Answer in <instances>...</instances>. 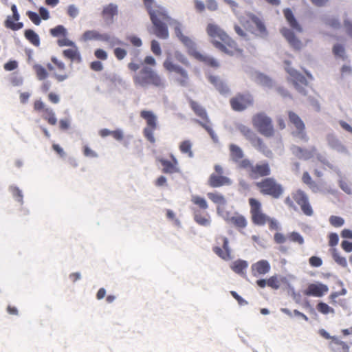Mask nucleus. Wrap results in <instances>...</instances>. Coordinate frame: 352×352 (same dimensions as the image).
Listing matches in <instances>:
<instances>
[{
	"label": "nucleus",
	"mask_w": 352,
	"mask_h": 352,
	"mask_svg": "<svg viewBox=\"0 0 352 352\" xmlns=\"http://www.w3.org/2000/svg\"><path fill=\"white\" fill-rule=\"evenodd\" d=\"M293 199L300 206L302 212L307 216H312L313 209L309 202L307 195L301 190H298L293 194Z\"/></svg>",
	"instance_id": "16"
},
{
	"label": "nucleus",
	"mask_w": 352,
	"mask_h": 352,
	"mask_svg": "<svg viewBox=\"0 0 352 352\" xmlns=\"http://www.w3.org/2000/svg\"><path fill=\"white\" fill-rule=\"evenodd\" d=\"M262 192L272 195L277 198L283 193L281 186L278 184L273 179H265L262 182L257 184Z\"/></svg>",
	"instance_id": "12"
},
{
	"label": "nucleus",
	"mask_w": 352,
	"mask_h": 352,
	"mask_svg": "<svg viewBox=\"0 0 352 352\" xmlns=\"http://www.w3.org/2000/svg\"><path fill=\"white\" fill-rule=\"evenodd\" d=\"M330 346L336 352H349V346L338 338H333Z\"/></svg>",
	"instance_id": "25"
},
{
	"label": "nucleus",
	"mask_w": 352,
	"mask_h": 352,
	"mask_svg": "<svg viewBox=\"0 0 352 352\" xmlns=\"http://www.w3.org/2000/svg\"><path fill=\"white\" fill-rule=\"evenodd\" d=\"M341 76L342 78H347L352 75V69L349 65H344L341 67Z\"/></svg>",
	"instance_id": "59"
},
{
	"label": "nucleus",
	"mask_w": 352,
	"mask_h": 352,
	"mask_svg": "<svg viewBox=\"0 0 352 352\" xmlns=\"http://www.w3.org/2000/svg\"><path fill=\"white\" fill-rule=\"evenodd\" d=\"M71 47H72L71 49H67V50H64L63 54L66 57H67L72 60H74L76 58L79 56V53H78V48L76 46V45H74V46H71Z\"/></svg>",
	"instance_id": "45"
},
{
	"label": "nucleus",
	"mask_w": 352,
	"mask_h": 352,
	"mask_svg": "<svg viewBox=\"0 0 352 352\" xmlns=\"http://www.w3.org/2000/svg\"><path fill=\"white\" fill-rule=\"evenodd\" d=\"M114 54L118 60H122L126 56L127 52L124 49L117 47L114 50Z\"/></svg>",
	"instance_id": "64"
},
{
	"label": "nucleus",
	"mask_w": 352,
	"mask_h": 352,
	"mask_svg": "<svg viewBox=\"0 0 352 352\" xmlns=\"http://www.w3.org/2000/svg\"><path fill=\"white\" fill-rule=\"evenodd\" d=\"M207 196L212 201L218 205L217 207L221 208L226 204L225 197L219 192H208Z\"/></svg>",
	"instance_id": "30"
},
{
	"label": "nucleus",
	"mask_w": 352,
	"mask_h": 352,
	"mask_svg": "<svg viewBox=\"0 0 352 352\" xmlns=\"http://www.w3.org/2000/svg\"><path fill=\"white\" fill-rule=\"evenodd\" d=\"M267 285L273 289H277L280 287L279 281L276 276H274L267 280Z\"/></svg>",
	"instance_id": "61"
},
{
	"label": "nucleus",
	"mask_w": 352,
	"mask_h": 352,
	"mask_svg": "<svg viewBox=\"0 0 352 352\" xmlns=\"http://www.w3.org/2000/svg\"><path fill=\"white\" fill-rule=\"evenodd\" d=\"M209 184L214 188L220 187L225 185H230L231 180L222 175H216L212 173L208 180Z\"/></svg>",
	"instance_id": "21"
},
{
	"label": "nucleus",
	"mask_w": 352,
	"mask_h": 352,
	"mask_svg": "<svg viewBox=\"0 0 352 352\" xmlns=\"http://www.w3.org/2000/svg\"><path fill=\"white\" fill-rule=\"evenodd\" d=\"M194 220L201 226L208 227L210 225V218L203 217L199 212H195Z\"/></svg>",
	"instance_id": "40"
},
{
	"label": "nucleus",
	"mask_w": 352,
	"mask_h": 352,
	"mask_svg": "<svg viewBox=\"0 0 352 352\" xmlns=\"http://www.w3.org/2000/svg\"><path fill=\"white\" fill-rule=\"evenodd\" d=\"M140 116L146 122V126L143 131L144 135L148 141L154 143L155 138L153 132L157 127V117L153 111L146 110L142 111Z\"/></svg>",
	"instance_id": "10"
},
{
	"label": "nucleus",
	"mask_w": 352,
	"mask_h": 352,
	"mask_svg": "<svg viewBox=\"0 0 352 352\" xmlns=\"http://www.w3.org/2000/svg\"><path fill=\"white\" fill-rule=\"evenodd\" d=\"M333 258L334 261L340 265L345 267L347 266V262L344 257H342L336 249H333Z\"/></svg>",
	"instance_id": "47"
},
{
	"label": "nucleus",
	"mask_w": 352,
	"mask_h": 352,
	"mask_svg": "<svg viewBox=\"0 0 352 352\" xmlns=\"http://www.w3.org/2000/svg\"><path fill=\"white\" fill-rule=\"evenodd\" d=\"M150 19L155 28V34L158 38L161 39H167L169 37L167 25L164 23V21H166L168 24L174 29L176 36L180 40V38L177 34L175 28L177 25L175 23L178 24V28L182 34H183V26L178 21L171 19L168 15L166 10H160L159 12H151Z\"/></svg>",
	"instance_id": "4"
},
{
	"label": "nucleus",
	"mask_w": 352,
	"mask_h": 352,
	"mask_svg": "<svg viewBox=\"0 0 352 352\" xmlns=\"http://www.w3.org/2000/svg\"><path fill=\"white\" fill-rule=\"evenodd\" d=\"M208 80L212 84L217 90L221 94H226L229 92V88L226 83H225L218 76H210Z\"/></svg>",
	"instance_id": "22"
},
{
	"label": "nucleus",
	"mask_w": 352,
	"mask_h": 352,
	"mask_svg": "<svg viewBox=\"0 0 352 352\" xmlns=\"http://www.w3.org/2000/svg\"><path fill=\"white\" fill-rule=\"evenodd\" d=\"M206 32L215 47L229 55L239 51L236 43L218 25L208 23Z\"/></svg>",
	"instance_id": "2"
},
{
	"label": "nucleus",
	"mask_w": 352,
	"mask_h": 352,
	"mask_svg": "<svg viewBox=\"0 0 352 352\" xmlns=\"http://www.w3.org/2000/svg\"><path fill=\"white\" fill-rule=\"evenodd\" d=\"M326 141L329 147L336 152L349 155V152L346 146L338 138V137L332 133H329L326 135Z\"/></svg>",
	"instance_id": "17"
},
{
	"label": "nucleus",
	"mask_w": 352,
	"mask_h": 352,
	"mask_svg": "<svg viewBox=\"0 0 352 352\" xmlns=\"http://www.w3.org/2000/svg\"><path fill=\"white\" fill-rule=\"evenodd\" d=\"M140 67V64L134 62H131L128 64V68L131 71L136 72L133 76V82L135 86L143 88H148L151 85L159 88L165 87V80L151 67L142 66L137 72Z\"/></svg>",
	"instance_id": "1"
},
{
	"label": "nucleus",
	"mask_w": 352,
	"mask_h": 352,
	"mask_svg": "<svg viewBox=\"0 0 352 352\" xmlns=\"http://www.w3.org/2000/svg\"><path fill=\"white\" fill-rule=\"evenodd\" d=\"M288 116L290 122L294 126L296 129V130L293 132V134L298 138L307 141V138L305 131V126L302 120L298 115L292 111H289Z\"/></svg>",
	"instance_id": "15"
},
{
	"label": "nucleus",
	"mask_w": 352,
	"mask_h": 352,
	"mask_svg": "<svg viewBox=\"0 0 352 352\" xmlns=\"http://www.w3.org/2000/svg\"><path fill=\"white\" fill-rule=\"evenodd\" d=\"M34 69L36 72L38 79L40 80H43L48 76V73L47 72L46 69L41 65H35L34 66Z\"/></svg>",
	"instance_id": "41"
},
{
	"label": "nucleus",
	"mask_w": 352,
	"mask_h": 352,
	"mask_svg": "<svg viewBox=\"0 0 352 352\" xmlns=\"http://www.w3.org/2000/svg\"><path fill=\"white\" fill-rule=\"evenodd\" d=\"M285 69L289 74L296 89L302 95H307V81L306 78L295 69L292 68L289 60H285Z\"/></svg>",
	"instance_id": "9"
},
{
	"label": "nucleus",
	"mask_w": 352,
	"mask_h": 352,
	"mask_svg": "<svg viewBox=\"0 0 352 352\" xmlns=\"http://www.w3.org/2000/svg\"><path fill=\"white\" fill-rule=\"evenodd\" d=\"M213 251L218 256L225 261H229L232 258V256L228 252H226L225 250H223L219 247L213 248Z\"/></svg>",
	"instance_id": "48"
},
{
	"label": "nucleus",
	"mask_w": 352,
	"mask_h": 352,
	"mask_svg": "<svg viewBox=\"0 0 352 352\" xmlns=\"http://www.w3.org/2000/svg\"><path fill=\"white\" fill-rule=\"evenodd\" d=\"M141 64L142 66L155 67L156 65V60L154 57L147 56L144 58V61Z\"/></svg>",
	"instance_id": "62"
},
{
	"label": "nucleus",
	"mask_w": 352,
	"mask_h": 352,
	"mask_svg": "<svg viewBox=\"0 0 352 352\" xmlns=\"http://www.w3.org/2000/svg\"><path fill=\"white\" fill-rule=\"evenodd\" d=\"M329 222L334 227H340L344 224V221L342 217L331 216L329 218Z\"/></svg>",
	"instance_id": "52"
},
{
	"label": "nucleus",
	"mask_w": 352,
	"mask_h": 352,
	"mask_svg": "<svg viewBox=\"0 0 352 352\" xmlns=\"http://www.w3.org/2000/svg\"><path fill=\"white\" fill-rule=\"evenodd\" d=\"M252 78L258 84H260L267 87L270 88L272 87L274 85V82L272 79H270L268 76L259 72H255L252 76Z\"/></svg>",
	"instance_id": "24"
},
{
	"label": "nucleus",
	"mask_w": 352,
	"mask_h": 352,
	"mask_svg": "<svg viewBox=\"0 0 352 352\" xmlns=\"http://www.w3.org/2000/svg\"><path fill=\"white\" fill-rule=\"evenodd\" d=\"M236 227L243 228L247 226V221L244 217L238 214L236 219H235V222L234 224Z\"/></svg>",
	"instance_id": "58"
},
{
	"label": "nucleus",
	"mask_w": 352,
	"mask_h": 352,
	"mask_svg": "<svg viewBox=\"0 0 352 352\" xmlns=\"http://www.w3.org/2000/svg\"><path fill=\"white\" fill-rule=\"evenodd\" d=\"M6 27L10 28L13 30H18L23 28V23L19 22L15 23L13 21V19L11 16H8L5 21Z\"/></svg>",
	"instance_id": "42"
},
{
	"label": "nucleus",
	"mask_w": 352,
	"mask_h": 352,
	"mask_svg": "<svg viewBox=\"0 0 352 352\" xmlns=\"http://www.w3.org/2000/svg\"><path fill=\"white\" fill-rule=\"evenodd\" d=\"M10 190L15 201L22 205L23 204V195L22 190L15 186H11L10 187Z\"/></svg>",
	"instance_id": "36"
},
{
	"label": "nucleus",
	"mask_w": 352,
	"mask_h": 352,
	"mask_svg": "<svg viewBox=\"0 0 352 352\" xmlns=\"http://www.w3.org/2000/svg\"><path fill=\"white\" fill-rule=\"evenodd\" d=\"M253 126L257 131L265 137H271L274 135V130L272 119L265 113H259L252 118Z\"/></svg>",
	"instance_id": "8"
},
{
	"label": "nucleus",
	"mask_w": 352,
	"mask_h": 352,
	"mask_svg": "<svg viewBox=\"0 0 352 352\" xmlns=\"http://www.w3.org/2000/svg\"><path fill=\"white\" fill-rule=\"evenodd\" d=\"M250 205L254 223L257 225H264L269 220V217L262 212L261 204L256 199L251 198Z\"/></svg>",
	"instance_id": "13"
},
{
	"label": "nucleus",
	"mask_w": 352,
	"mask_h": 352,
	"mask_svg": "<svg viewBox=\"0 0 352 352\" xmlns=\"http://www.w3.org/2000/svg\"><path fill=\"white\" fill-rule=\"evenodd\" d=\"M179 149L182 153L187 154L190 158L193 157V153L192 151V143L190 140H185L181 142Z\"/></svg>",
	"instance_id": "37"
},
{
	"label": "nucleus",
	"mask_w": 352,
	"mask_h": 352,
	"mask_svg": "<svg viewBox=\"0 0 352 352\" xmlns=\"http://www.w3.org/2000/svg\"><path fill=\"white\" fill-rule=\"evenodd\" d=\"M83 155L87 157L98 158V154L88 146H83Z\"/></svg>",
	"instance_id": "51"
},
{
	"label": "nucleus",
	"mask_w": 352,
	"mask_h": 352,
	"mask_svg": "<svg viewBox=\"0 0 352 352\" xmlns=\"http://www.w3.org/2000/svg\"><path fill=\"white\" fill-rule=\"evenodd\" d=\"M192 201L199 206L201 209H207L208 206L206 199L197 195L192 197Z\"/></svg>",
	"instance_id": "46"
},
{
	"label": "nucleus",
	"mask_w": 352,
	"mask_h": 352,
	"mask_svg": "<svg viewBox=\"0 0 352 352\" xmlns=\"http://www.w3.org/2000/svg\"><path fill=\"white\" fill-rule=\"evenodd\" d=\"M27 15L30 18V19L36 25H38L41 23V19L39 15L34 12L28 11L27 12Z\"/></svg>",
	"instance_id": "57"
},
{
	"label": "nucleus",
	"mask_w": 352,
	"mask_h": 352,
	"mask_svg": "<svg viewBox=\"0 0 352 352\" xmlns=\"http://www.w3.org/2000/svg\"><path fill=\"white\" fill-rule=\"evenodd\" d=\"M248 267V262L241 259H239L233 262L230 265L231 269L235 273L240 274L241 276L244 274V270H245Z\"/></svg>",
	"instance_id": "27"
},
{
	"label": "nucleus",
	"mask_w": 352,
	"mask_h": 352,
	"mask_svg": "<svg viewBox=\"0 0 352 352\" xmlns=\"http://www.w3.org/2000/svg\"><path fill=\"white\" fill-rule=\"evenodd\" d=\"M175 58L185 65H188L189 62L186 56L179 51H175L174 53Z\"/></svg>",
	"instance_id": "55"
},
{
	"label": "nucleus",
	"mask_w": 352,
	"mask_h": 352,
	"mask_svg": "<svg viewBox=\"0 0 352 352\" xmlns=\"http://www.w3.org/2000/svg\"><path fill=\"white\" fill-rule=\"evenodd\" d=\"M285 18L289 27L292 29L284 27L280 29V34L285 38L289 45L296 51H300L304 47V44L295 34L294 32L301 33L302 27L296 19L291 10L287 8L283 11Z\"/></svg>",
	"instance_id": "3"
},
{
	"label": "nucleus",
	"mask_w": 352,
	"mask_h": 352,
	"mask_svg": "<svg viewBox=\"0 0 352 352\" xmlns=\"http://www.w3.org/2000/svg\"><path fill=\"white\" fill-rule=\"evenodd\" d=\"M151 49L153 53L156 56H160L162 54V50L157 41L153 40L151 41Z\"/></svg>",
	"instance_id": "56"
},
{
	"label": "nucleus",
	"mask_w": 352,
	"mask_h": 352,
	"mask_svg": "<svg viewBox=\"0 0 352 352\" xmlns=\"http://www.w3.org/2000/svg\"><path fill=\"white\" fill-rule=\"evenodd\" d=\"M190 105L195 113L199 116L201 119H207V114L205 109L198 103L192 101Z\"/></svg>",
	"instance_id": "39"
},
{
	"label": "nucleus",
	"mask_w": 352,
	"mask_h": 352,
	"mask_svg": "<svg viewBox=\"0 0 352 352\" xmlns=\"http://www.w3.org/2000/svg\"><path fill=\"white\" fill-rule=\"evenodd\" d=\"M292 151L295 155L301 159L307 160L311 157L313 155L311 151L303 150L297 146H293L292 147Z\"/></svg>",
	"instance_id": "31"
},
{
	"label": "nucleus",
	"mask_w": 352,
	"mask_h": 352,
	"mask_svg": "<svg viewBox=\"0 0 352 352\" xmlns=\"http://www.w3.org/2000/svg\"><path fill=\"white\" fill-rule=\"evenodd\" d=\"M237 130L245 137L251 145L258 151L262 153L265 157L272 158L273 153L264 144L263 140L259 138L250 128L242 124H238Z\"/></svg>",
	"instance_id": "6"
},
{
	"label": "nucleus",
	"mask_w": 352,
	"mask_h": 352,
	"mask_svg": "<svg viewBox=\"0 0 352 352\" xmlns=\"http://www.w3.org/2000/svg\"><path fill=\"white\" fill-rule=\"evenodd\" d=\"M217 214L221 216L226 222L228 221L229 219L230 218V216H232L233 214L230 213L229 212H226L223 210L221 207H217Z\"/></svg>",
	"instance_id": "63"
},
{
	"label": "nucleus",
	"mask_w": 352,
	"mask_h": 352,
	"mask_svg": "<svg viewBox=\"0 0 352 352\" xmlns=\"http://www.w3.org/2000/svg\"><path fill=\"white\" fill-rule=\"evenodd\" d=\"M104 34H100L96 30H87L82 35V40L84 41L97 40L103 41Z\"/></svg>",
	"instance_id": "28"
},
{
	"label": "nucleus",
	"mask_w": 352,
	"mask_h": 352,
	"mask_svg": "<svg viewBox=\"0 0 352 352\" xmlns=\"http://www.w3.org/2000/svg\"><path fill=\"white\" fill-rule=\"evenodd\" d=\"M164 68L170 72H174L177 74L175 80L182 86L185 87L188 83V72L179 66L178 65L174 64L170 58L168 57L164 62Z\"/></svg>",
	"instance_id": "11"
},
{
	"label": "nucleus",
	"mask_w": 352,
	"mask_h": 352,
	"mask_svg": "<svg viewBox=\"0 0 352 352\" xmlns=\"http://www.w3.org/2000/svg\"><path fill=\"white\" fill-rule=\"evenodd\" d=\"M144 5L148 12L149 16L151 15V12H159L160 10H166L163 7L157 6L155 8H153V4L154 3V0H143Z\"/></svg>",
	"instance_id": "44"
},
{
	"label": "nucleus",
	"mask_w": 352,
	"mask_h": 352,
	"mask_svg": "<svg viewBox=\"0 0 352 352\" xmlns=\"http://www.w3.org/2000/svg\"><path fill=\"white\" fill-rule=\"evenodd\" d=\"M241 23L244 28L256 36L262 38H266L268 33L261 21L252 14H248L246 18L241 19Z\"/></svg>",
	"instance_id": "7"
},
{
	"label": "nucleus",
	"mask_w": 352,
	"mask_h": 352,
	"mask_svg": "<svg viewBox=\"0 0 352 352\" xmlns=\"http://www.w3.org/2000/svg\"><path fill=\"white\" fill-rule=\"evenodd\" d=\"M173 163L162 160L161 161L162 166H163V171L166 173H174L179 172V168L177 167V160L173 156H172Z\"/></svg>",
	"instance_id": "23"
},
{
	"label": "nucleus",
	"mask_w": 352,
	"mask_h": 352,
	"mask_svg": "<svg viewBox=\"0 0 352 352\" xmlns=\"http://www.w3.org/2000/svg\"><path fill=\"white\" fill-rule=\"evenodd\" d=\"M103 41L109 44L111 47L123 45V42L120 38L109 34H104Z\"/></svg>",
	"instance_id": "34"
},
{
	"label": "nucleus",
	"mask_w": 352,
	"mask_h": 352,
	"mask_svg": "<svg viewBox=\"0 0 352 352\" xmlns=\"http://www.w3.org/2000/svg\"><path fill=\"white\" fill-rule=\"evenodd\" d=\"M333 52L335 56L342 60L346 58V54L344 47L340 44H336L333 47Z\"/></svg>",
	"instance_id": "38"
},
{
	"label": "nucleus",
	"mask_w": 352,
	"mask_h": 352,
	"mask_svg": "<svg viewBox=\"0 0 352 352\" xmlns=\"http://www.w3.org/2000/svg\"><path fill=\"white\" fill-rule=\"evenodd\" d=\"M344 29L346 33L352 38V21L346 16L344 19Z\"/></svg>",
	"instance_id": "54"
},
{
	"label": "nucleus",
	"mask_w": 352,
	"mask_h": 352,
	"mask_svg": "<svg viewBox=\"0 0 352 352\" xmlns=\"http://www.w3.org/2000/svg\"><path fill=\"white\" fill-rule=\"evenodd\" d=\"M328 291L329 287L327 285L320 283H317L309 284L304 293L307 296L321 297L324 296Z\"/></svg>",
	"instance_id": "18"
},
{
	"label": "nucleus",
	"mask_w": 352,
	"mask_h": 352,
	"mask_svg": "<svg viewBox=\"0 0 352 352\" xmlns=\"http://www.w3.org/2000/svg\"><path fill=\"white\" fill-rule=\"evenodd\" d=\"M288 238L293 242L297 243L299 245H302L304 243L303 237L298 233L296 232H292L288 234Z\"/></svg>",
	"instance_id": "50"
},
{
	"label": "nucleus",
	"mask_w": 352,
	"mask_h": 352,
	"mask_svg": "<svg viewBox=\"0 0 352 352\" xmlns=\"http://www.w3.org/2000/svg\"><path fill=\"white\" fill-rule=\"evenodd\" d=\"M25 38L31 42L34 45L38 46L40 44V38L38 35L32 30H26L25 32Z\"/></svg>",
	"instance_id": "35"
},
{
	"label": "nucleus",
	"mask_w": 352,
	"mask_h": 352,
	"mask_svg": "<svg viewBox=\"0 0 352 352\" xmlns=\"http://www.w3.org/2000/svg\"><path fill=\"white\" fill-rule=\"evenodd\" d=\"M338 183L339 187L346 194H352V185L350 183L346 182L344 178L338 179Z\"/></svg>",
	"instance_id": "43"
},
{
	"label": "nucleus",
	"mask_w": 352,
	"mask_h": 352,
	"mask_svg": "<svg viewBox=\"0 0 352 352\" xmlns=\"http://www.w3.org/2000/svg\"><path fill=\"white\" fill-rule=\"evenodd\" d=\"M253 99L249 94H238L230 99V104L234 111H241L251 106Z\"/></svg>",
	"instance_id": "14"
},
{
	"label": "nucleus",
	"mask_w": 352,
	"mask_h": 352,
	"mask_svg": "<svg viewBox=\"0 0 352 352\" xmlns=\"http://www.w3.org/2000/svg\"><path fill=\"white\" fill-rule=\"evenodd\" d=\"M178 25L177 23H175ZM176 31L178 36L180 38V41L188 49V53L196 58L197 59L203 61L206 65L213 68H219L220 67L219 62L214 58L210 56L205 54H201L197 50L196 43L190 37L182 34L179 31L178 26L176 28Z\"/></svg>",
	"instance_id": "5"
},
{
	"label": "nucleus",
	"mask_w": 352,
	"mask_h": 352,
	"mask_svg": "<svg viewBox=\"0 0 352 352\" xmlns=\"http://www.w3.org/2000/svg\"><path fill=\"white\" fill-rule=\"evenodd\" d=\"M11 83L13 86H21L23 84V79L22 76L13 74L11 77Z\"/></svg>",
	"instance_id": "60"
},
{
	"label": "nucleus",
	"mask_w": 352,
	"mask_h": 352,
	"mask_svg": "<svg viewBox=\"0 0 352 352\" xmlns=\"http://www.w3.org/2000/svg\"><path fill=\"white\" fill-rule=\"evenodd\" d=\"M43 118L47 120L50 124L55 125L57 122L55 112L50 107L45 108V112L43 115Z\"/></svg>",
	"instance_id": "33"
},
{
	"label": "nucleus",
	"mask_w": 352,
	"mask_h": 352,
	"mask_svg": "<svg viewBox=\"0 0 352 352\" xmlns=\"http://www.w3.org/2000/svg\"><path fill=\"white\" fill-rule=\"evenodd\" d=\"M252 272L254 276H263L270 270V265L266 260H261L251 266Z\"/></svg>",
	"instance_id": "19"
},
{
	"label": "nucleus",
	"mask_w": 352,
	"mask_h": 352,
	"mask_svg": "<svg viewBox=\"0 0 352 352\" xmlns=\"http://www.w3.org/2000/svg\"><path fill=\"white\" fill-rule=\"evenodd\" d=\"M322 20L325 25L333 29H338L341 26L338 18L333 14H325L322 16Z\"/></svg>",
	"instance_id": "26"
},
{
	"label": "nucleus",
	"mask_w": 352,
	"mask_h": 352,
	"mask_svg": "<svg viewBox=\"0 0 352 352\" xmlns=\"http://www.w3.org/2000/svg\"><path fill=\"white\" fill-rule=\"evenodd\" d=\"M317 309L318 311H320V313H322L323 314L334 313V309L324 302L318 303V305H317Z\"/></svg>",
	"instance_id": "49"
},
{
	"label": "nucleus",
	"mask_w": 352,
	"mask_h": 352,
	"mask_svg": "<svg viewBox=\"0 0 352 352\" xmlns=\"http://www.w3.org/2000/svg\"><path fill=\"white\" fill-rule=\"evenodd\" d=\"M50 33L53 36H58L60 34L65 35L66 29L63 25H58L51 29Z\"/></svg>",
	"instance_id": "53"
},
{
	"label": "nucleus",
	"mask_w": 352,
	"mask_h": 352,
	"mask_svg": "<svg viewBox=\"0 0 352 352\" xmlns=\"http://www.w3.org/2000/svg\"><path fill=\"white\" fill-rule=\"evenodd\" d=\"M252 172L260 176H265L270 174V169L268 164L265 163L252 166Z\"/></svg>",
	"instance_id": "29"
},
{
	"label": "nucleus",
	"mask_w": 352,
	"mask_h": 352,
	"mask_svg": "<svg viewBox=\"0 0 352 352\" xmlns=\"http://www.w3.org/2000/svg\"><path fill=\"white\" fill-rule=\"evenodd\" d=\"M231 156L235 162H239L243 157V150L235 144H230V146Z\"/></svg>",
	"instance_id": "32"
},
{
	"label": "nucleus",
	"mask_w": 352,
	"mask_h": 352,
	"mask_svg": "<svg viewBox=\"0 0 352 352\" xmlns=\"http://www.w3.org/2000/svg\"><path fill=\"white\" fill-rule=\"evenodd\" d=\"M102 14L107 23H112L114 16L118 14V6L111 3L104 6Z\"/></svg>",
	"instance_id": "20"
}]
</instances>
